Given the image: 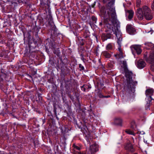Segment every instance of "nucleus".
Here are the masks:
<instances>
[{
    "mask_svg": "<svg viewBox=\"0 0 154 154\" xmlns=\"http://www.w3.org/2000/svg\"><path fill=\"white\" fill-rule=\"evenodd\" d=\"M114 18L112 16V15L108 16H105L104 17V23L106 25L107 28L111 29L116 36L117 38L118 46L121 45V42L122 40V34L121 32L118 30V28L120 26V23L117 20V16Z\"/></svg>",
    "mask_w": 154,
    "mask_h": 154,
    "instance_id": "nucleus-1",
    "label": "nucleus"
},
{
    "mask_svg": "<svg viewBox=\"0 0 154 154\" xmlns=\"http://www.w3.org/2000/svg\"><path fill=\"white\" fill-rule=\"evenodd\" d=\"M122 64L123 65V69L125 72V76L126 78V82L125 83L124 88L128 90L133 91L134 90L135 86L137 85V81L132 79L133 73L129 71L127 69V62L123 61Z\"/></svg>",
    "mask_w": 154,
    "mask_h": 154,
    "instance_id": "nucleus-2",
    "label": "nucleus"
},
{
    "mask_svg": "<svg viewBox=\"0 0 154 154\" xmlns=\"http://www.w3.org/2000/svg\"><path fill=\"white\" fill-rule=\"evenodd\" d=\"M107 6V9L102 8L100 9V12L103 17L112 15V17L114 18L116 17V12L114 5L115 0H109Z\"/></svg>",
    "mask_w": 154,
    "mask_h": 154,
    "instance_id": "nucleus-3",
    "label": "nucleus"
},
{
    "mask_svg": "<svg viewBox=\"0 0 154 154\" xmlns=\"http://www.w3.org/2000/svg\"><path fill=\"white\" fill-rule=\"evenodd\" d=\"M137 15L140 20H142L144 16L147 20H150L152 18V17L150 12V10L149 7L145 6L143 8H140L137 9Z\"/></svg>",
    "mask_w": 154,
    "mask_h": 154,
    "instance_id": "nucleus-4",
    "label": "nucleus"
},
{
    "mask_svg": "<svg viewBox=\"0 0 154 154\" xmlns=\"http://www.w3.org/2000/svg\"><path fill=\"white\" fill-rule=\"evenodd\" d=\"M146 48L151 49L152 51L150 53L149 57H147V52H146L144 54V58L147 62L149 63H152L154 61V44H152L151 42H147L145 44Z\"/></svg>",
    "mask_w": 154,
    "mask_h": 154,
    "instance_id": "nucleus-5",
    "label": "nucleus"
},
{
    "mask_svg": "<svg viewBox=\"0 0 154 154\" xmlns=\"http://www.w3.org/2000/svg\"><path fill=\"white\" fill-rule=\"evenodd\" d=\"M154 90L151 88L147 89L145 91V94L147 97V100H149V101H152L153 99L152 96L154 93Z\"/></svg>",
    "mask_w": 154,
    "mask_h": 154,
    "instance_id": "nucleus-6",
    "label": "nucleus"
},
{
    "mask_svg": "<svg viewBox=\"0 0 154 154\" xmlns=\"http://www.w3.org/2000/svg\"><path fill=\"white\" fill-rule=\"evenodd\" d=\"M131 50L133 54L136 51L137 54H140L142 52L140 46L139 45H131L130 47Z\"/></svg>",
    "mask_w": 154,
    "mask_h": 154,
    "instance_id": "nucleus-7",
    "label": "nucleus"
},
{
    "mask_svg": "<svg viewBox=\"0 0 154 154\" xmlns=\"http://www.w3.org/2000/svg\"><path fill=\"white\" fill-rule=\"evenodd\" d=\"M126 30L127 32L130 35H133L136 33V31L135 29L130 25H127L126 27Z\"/></svg>",
    "mask_w": 154,
    "mask_h": 154,
    "instance_id": "nucleus-8",
    "label": "nucleus"
},
{
    "mask_svg": "<svg viewBox=\"0 0 154 154\" xmlns=\"http://www.w3.org/2000/svg\"><path fill=\"white\" fill-rule=\"evenodd\" d=\"M121 45L118 46V49L119 51V53L115 55L116 59L122 58L124 57L122 50L121 48Z\"/></svg>",
    "mask_w": 154,
    "mask_h": 154,
    "instance_id": "nucleus-9",
    "label": "nucleus"
},
{
    "mask_svg": "<svg viewBox=\"0 0 154 154\" xmlns=\"http://www.w3.org/2000/svg\"><path fill=\"white\" fill-rule=\"evenodd\" d=\"M90 148L89 151L91 154H94L98 150V146L95 144L90 146Z\"/></svg>",
    "mask_w": 154,
    "mask_h": 154,
    "instance_id": "nucleus-10",
    "label": "nucleus"
},
{
    "mask_svg": "<svg viewBox=\"0 0 154 154\" xmlns=\"http://www.w3.org/2000/svg\"><path fill=\"white\" fill-rule=\"evenodd\" d=\"M125 149L131 152L134 151V149L133 148L132 144L131 143H127L125 146Z\"/></svg>",
    "mask_w": 154,
    "mask_h": 154,
    "instance_id": "nucleus-11",
    "label": "nucleus"
},
{
    "mask_svg": "<svg viewBox=\"0 0 154 154\" xmlns=\"http://www.w3.org/2000/svg\"><path fill=\"white\" fill-rule=\"evenodd\" d=\"M146 65V63L144 61L142 60H140L138 62L137 67L140 69L143 68Z\"/></svg>",
    "mask_w": 154,
    "mask_h": 154,
    "instance_id": "nucleus-12",
    "label": "nucleus"
},
{
    "mask_svg": "<svg viewBox=\"0 0 154 154\" xmlns=\"http://www.w3.org/2000/svg\"><path fill=\"white\" fill-rule=\"evenodd\" d=\"M122 120L120 118H117L115 119L114 120V124L117 125L121 126L122 125Z\"/></svg>",
    "mask_w": 154,
    "mask_h": 154,
    "instance_id": "nucleus-13",
    "label": "nucleus"
},
{
    "mask_svg": "<svg viewBox=\"0 0 154 154\" xmlns=\"http://www.w3.org/2000/svg\"><path fill=\"white\" fill-rule=\"evenodd\" d=\"M126 15H128V18L129 20H131L133 17L134 12L132 10H128L126 12Z\"/></svg>",
    "mask_w": 154,
    "mask_h": 154,
    "instance_id": "nucleus-14",
    "label": "nucleus"
},
{
    "mask_svg": "<svg viewBox=\"0 0 154 154\" xmlns=\"http://www.w3.org/2000/svg\"><path fill=\"white\" fill-rule=\"evenodd\" d=\"M49 25L51 26V29L53 30L55 32L57 31V29L56 26L54 24V23L53 22H51V24Z\"/></svg>",
    "mask_w": 154,
    "mask_h": 154,
    "instance_id": "nucleus-15",
    "label": "nucleus"
},
{
    "mask_svg": "<svg viewBox=\"0 0 154 154\" xmlns=\"http://www.w3.org/2000/svg\"><path fill=\"white\" fill-rule=\"evenodd\" d=\"M40 4L42 6H44L45 5H47L49 6V5L46 4L48 0H40Z\"/></svg>",
    "mask_w": 154,
    "mask_h": 154,
    "instance_id": "nucleus-16",
    "label": "nucleus"
},
{
    "mask_svg": "<svg viewBox=\"0 0 154 154\" xmlns=\"http://www.w3.org/2000/svg\"><path fill=\"white\" fill-rule=\"evenodd\" d=\"M103 54L107 58H109L111 56V54L109 53L106 51L103 52Z\"/></svg>",
    "mask_w": 154,
    "mask_h": 154,
    "instance_id": "nucleus-17",
    "label": "nucleus"
},
{
    "mask_svg": "<svg viewBox=\"0 0 154 154\" xmlns=\"http://www.w3.org/2000/svg\"><path fill=\"white\" fill-rule=\"evenodd\" d=\"M148 101H146L147 103L146 106V109H149V107L150 106V103L151 101H149V100H147Z\"/></svg>",
    "mask_w": 154,
    "mask_h": 154,
    "instance_id": "nucleus-18",
    "label": "nucleus"
},
{
    "mask_svg": "<svg viewBox=\"0 0 154 154\" xmlns=\"http://www.w3.org/2000/svg\"><path fill=\"white\" fill-rule=\"evenodd\" d=\"M112 45L111 43H109L106 46V48L107 50H109L112 49Z\"/></svg>",
    "mask_w": 154,
    "mask_h": 154,
    "instance_id": "nucleus-19",
    "label": "nucleus"
},
{
    "mask_svg": "<svg viewBox=\"0 0 154 154\" xmlns=\"http://www.w3.org/2000/svg\"><path fill=\"white\" fill-rule=\"evenodd\" d=\"M52 51H53L54 53V54H59L58 49L57 50H56L54 47L53 46V48H52Z\"/></svg>",
    "mask_w": 154,
    "mask_h": 154,
    "instance_id": "nucleus-20",
    "label": "nucleus"
},
{
    "mask_svg": "<svg viewBox=\"0 0 154 154\" xmlns=\"http://www.w3.org/2000/svg\"><path fill=\"white\" fill-rule=\"evenodd\" d=\"M125 132L126 133H127L128 134H131V135H134V132L130 130H127L125 131Z\"/></svg>",
    "mask_w": 154,
    "mask_h": 154,
    "instance_id": "nucleus-21",
    "label": "nucleus"
},
{
    "mask_svg": "<svg viewBox=\"0 0 154 154\" xmlns=\"http://www.w3.org/2000/svg\"><path fill=\"white\" fill-rule=\"evenodd\" d=\"M72 146L73 147L74 149H76L77 150H79L80 149V147L75 145V144H73V145Z\"/></svg>",
    "mask_w": 154,
    "mask_h": 154,
    "instance_id": "nucleus-22",
    "label": "nucleus"
},
{
    "mask_svg": "<svg viewBox=\"0 0 154 154\" xmlns=\"http://www.w3.org/2000/svg\"><path fill=\"white\" fill-rule=\"evenodd\" d=\"M92 20L95 23H96L97 22V18L94 16H93L91 17Z\"/></svg>",
    "mask_w": 154,
    "mask_h": 154,
    "instance_id": "nucleus-23",
    "label": "nucleus"
},
{
    "mask_svg": "<svg viewBox=\"0 0 154 154\" xmlns=\"http://www.w3.org/2000/svg\"><path fill=\"white\" fill-rule=\"evenodd\" d=\"M79 67L80 68V70H84V67L81 64H79Z\"/></svg>",
    "mask_w": 154,
    "mask_h": 154,
    "instance_id": "nucleus-24",
    "label": "nucleus"
},
{
    "mask_svg": "<svg viewBox=\"0 0 154 154\" xmlns=\"http://www.w3.org/2000/svg\"><path fill=\"white\" fill-rule=\"evenodd\" d=\"M82 90L84 91H86V89L87 88L86 86H85V85H83L82 87Z\"/></svg>",
    "mask_w": 154,
    "mask_h": 154,
    "instance_id": "nucleus-25",
    "label": "nucleus"
},
{
    "mask_svg": "<svg viewBox=\"0 0 154 154\" xmlns=\"http://www.w3.org/2000/svg\"><path fill=\"white\" fill-rule=\"evenodd\" d=\"M98 96L100 98H104V96H103L101 93H100L99 94Z\"/></svg>",
    "mask_w": 154,
    "mask_h": 154,
    "instance_id": "nucleus-26",
    "label": "nucleus"
},
{
    "mask_svg": "<svg viewBox=\"0 0 154 154\" xmlns=\"http://www.w3.org/2000/svg\"><path fill=\"white\" fill-rule=\"evenodd\" d=\"M151 7L152 10H154V0H153V2L152 4Z\"/></svg>",
    "mask_w": 154,
    "mask_h": 154,
    "instance_id": "nucleus-27",
    "label": "nucleus"
},
{
    "mask_svg": "<svg viewBox=\"0 0 154 154\" xmlns=\"http://www.w3.org/2000/svg\"><path fill=\"white\" fill-rule=\"evenodd\" d=\"M86 140L87 143L89 144L90 145V142L89 140V139H88L87 138H86Z\"/></svg>",
    "mask_w": 154,
    "mask_h": 154,
    "instance_id": "nucleus-28",
    "label": "nucleus"
},
{
    "mask_svg": "<svg viewBox=\"0 0 154 154\" xmlns=\"http://www.w3.org/2000/svg\"><path fill=\"white\" fill-rule=\"evenodd\" d=\"M110 97V96H109V95H108V96H104V97H105V98H108V97Z\"/></svg>",
    "mask_w": 154,
    "mask_h": 154,
    "instance_id": "nucleus-29",
    "label": "nucleus"
},
{
    "mask_svg": "<svg viewBox=\"0 0 154 154\" xmlns=\"http://www.w3.org/2000/svg\"><path fill=\"white\" fill-rule=\"evenodd\" d=\"M103 2L104 3H106V0H103Z\"/></svg>",
    "mask_w": 154,
    "mask_h": 154,
    "instance_id": "nucleus-30",
    "label": "nucleus"
},
{
    "mask_svg": "<svg viewBox=\"0 0 154 154\" xmlns=\"http://www.w3.org/2000/svg\"><path fill=\"white\" fill-rule=\"evenodd\" d=\"M102 22H100L99 23V25H100V26H101L102 25Z\"/></svg>",
    "mask_w": 154,
    "mask_h": 154,
    "instance_id": "nucleus-31",
    "label": "nucleus"
},
{
    "mask_svg": "<svg viewBox=\"0 0 154 154\" xmlns=\"http://www.w3.org/2000/svg\"><path fill=\"white\" fill-rule=\"evenodd\" d=\"M145 134V132H143V133H142V134Z\"/></svg>",
    "mask_w": 154,
    "mask_h": 154,
    "instance_id": "nucleus-32",
    "label": "nucleus"
},
{
    "mask_svg": "<svg viewBox=\"0 0 154 154\" xmlns=\"http://www.w3.org/2000/svg\"><path fill=\"white\" fill-rule=\"evenodd\" d=\"M88 88H91V87H90V86H88Z\"/></svg>",
    "mask_w": 154,
    "mask_h": 154,
    "instance_id": "nucleus-33",
    "label": "nucleus"
}]
</instances>
